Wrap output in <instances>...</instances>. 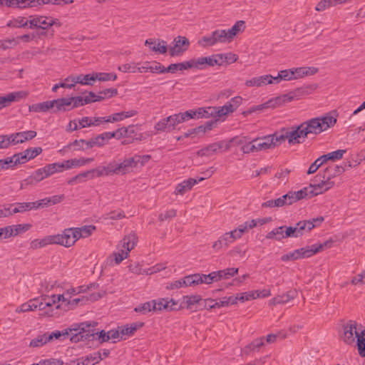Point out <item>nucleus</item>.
Listing matches in <instances>:
<instances>
[{
	"label": "nucleus",
	"instance_id": "412c9836",
	"mask_svg": "<svg viewBox=\"0 0 365 365\" xmlns=\"http://www.w3.org/2000/svg\"><path fill=\"white\" fill-rule=\"evenodd\" d=\"M54 24V21L51 17L39 16L29 21L30 28H39L43 30L48 29Z\"/></svg>",
	"mask_w": 365,
	"mask_h": 365
},
{
	"label": "nucleus",
	"instance_id": "7ed1b4c3",
	"mask_svg": "<svg viewBox=\"0 0 365 365\" xmlns=\"http://www.w3.org/2000/svg\"><path fill=\"white\" fill-rule=\"evenodd\" d=\"M351 167L350 162L343 163L340 165H330L327 167L322 173H319L315 177V182L314 183L316 187L315 194H322L327 191L334 185V182L331 180L336 176L341 175L346 168Z\"/></svg>",
	"mask_w": 365,
	"mask_h": 365
},
{
	"label": "nucleus",
	"instance_id": "e2e57ef3",
	"mask_svg": "<svg viewBox=\"0 0 365 365\" xmlns=\"http://www.w3.org/2000/svg\"><path fill=\"white\" fill-rule=\"evenodd\" d=\"M200 276L201 277V279L202 281V284H210L211 283H212L213 282H217L219 281V278H218V274L217 273V271L216 272H212L208 274H200Z\"/></svg>",
	"mask_w": 365,
	"mask_h": 365
},
{
	"label": "nucleus",
	"instance_id": "8fccbe9b",
	"mask_svg": "<svg viewBox=\"0 0 365 365\" xmlns=\"http://www.w3.org/2000/svg\"><path fill=\"white\" fill-rule=\"evenodd\" d=\"M155 308V300H153L150 302H145L142 304L136 307L134 310L136 312H140L142 314H146L150 312L152 310H154Z\"/></svg>",
	"mask_w": 365,
	"mask_h": 365
},
{
	"label": "nucleus",
	"instance_id": "052dcab7",
	"mask_svg": "<svg viewBox=\"0 0 365 365\" xmlns=\"http://www.w3.org/2000/svg\"><path fill=\"white\" fill-rule=\"evenodd\" d=\"M71 98L73 103V107H74V108L91 103V101L90 100V96H88L85 97L76 96Z\"/></svg>",
	"mask_w": 365,
	"mask_h": 365
},
{
	"label": "nucleus",
	"instance_id": "a18cd8bd",
	"mask_svg": "<svg viewBox=\"0 0 365 365\" xmlns=\"http://www.w3.org/2000/svg\"><path fill=\"white\" fill-rule=\"evenodd\" d=\"M210 107L205 109L204 108H200L197 110H189L190 113L193 114L192 115V118H208L210 115H213V112L211 110H209Z\"/></svg>",
	"mask_w": 365,
	"mask_h": 365
},
{
	"label": "nucleus",
	"instance_id": "603ef678",
	"mask_svg": "<svg viewBox=\"0 0 365 365\" xmlns=\"http://www.w3.org/2000/svg\"><path fill=\"white\" fill-rule=\"evenodd\" d=\"M95 81L98 80L100 81H115L117 75L113 73H93Z\"/></svg>",
	"mask_w": 365,
	"mask_h": 365
},
{
	"label": "nucleus",
	"instance_id": "4c0bfd02",
	"mask_svg": "<svg viewBox=\"0 0 365 365\" xmlns=\"http://www.w3.org/2000/svg\"><path fill=\"white\" fill-rule=\"evenodd\" d=\"M137 114V111L134 110H131L126 112H120L114 113L110 116L108 118H110V123L118 122L123 120L124 118H130Z\"/></svg>",
	"mask_w": 365,
	"mask_h": 365
},
{
	"label": "nucleus",
	"instance_id": "49530a36",
	"mask_svg": "<svg viewBox=\"0 0 365 365\" xmlns=\"http://www.w3.org/2000/svg\"><path fill=\"white\" fill-rule=\"evenodd\" d=\"M333 244V241L331 240H327L323 243L312 245L309 247V250L312 253V256L314 254L323 251L324 249L330 248Z\"/></svg>",
	"mask_w": 365,
	"mask_h": 365
},
{
	"label": "nucleus",
	"instance_id": "338daca9",
	"mask_svg": "<svg viewBox=\"0 0 365 365\" xmlns=\"http://www.w3.org/2000/svg\"><path fill=\"white\" fill-rule=\"evenodd\" d=\"M48 342V339L46 337V334H43L42 335L38 336L36 338L32 339L30 342L29 346L31 347H38L41 346L43 344Z\"/></svg>",
	"mask_w": 365,
	"mask_h": 365
},
{
	"label": "nucleus",
	"instance_id": "c756f323",
	"mask_svg": "<svg viewBox=\"0 0 365 365\" xmlns=\"http://www.w3.org/2000/svg\"><path fill=\"white\" fill-rule=\"evenodd\" d=\"M95 178L93 169L79 173L68 181V184L73 185L86 182L88 179H93Z\"/></svg>",
	"mask_w": 365,
	"mask_h": 365
},
{
	"label": "nucleus",
	"instance_id": "37998d69",
	"mask_svg": "<svg viewBox=\"0 0 365 365\" xmlns=\"http://www.w3.org/2000/svg\"><path fill=\"white\" fill-rule=\"evenodd\" d=\"M52 108V104L50 105V101H44L39 103L33 104L29 106V111L33 112H46Z\"/></svg>",
	"mask_w": 365,
	"mask_h": 365
},
{
	"label": "nucleus",
	"instance_id": "2eb2a0df",
	"mask_svg": "<svg viewBox=\"0 0 365 365\" xmlns=\"http://www.w3.org/2000/svg\"><path fill=\"white\" fill-rule=\"evenodd\" d=\"M293 99V96L286 94L282 96L277 97L275 98H272L264 103L256 106V108L257 111H262L264 109L269 108H274L285 103L291 102Z\"/></svg>",
	"mask_w": 365,
	"mask_h": 365
},
{
	"label": "nucleus",
	"instance_id": "a19ab883",
	"mask_svg": "<svg viewBox=\"0 0 365 365\" xmlns=\"http://www.w3.org/2000/svg\"><path fill=\"white\" fill-rule=\"evenodd\" d=\"M293 71L292 69H286L280 71L278 73L277 76H274V83H279L281 81H292L294 80V76H292Z\"/></svg>",
	"mask_w": 365,
	"mask_h": 365
},
{
	"label": "nucleus",
	"instance_id": "dca6fc26",
	"mask_svg": "<svg viewBox=\"0 0 365 365\" xmlns=\"http://www.w3.org/2000/svg\"><path fill=\"white\" fill-rule=\"evenodd\" d=\"M312 256L309 250V246L302 247L301 249L295 250L292 252L283 255L281 257V260L283 262L294 261L302 258H307Z\"/></svg>",
	"mask_w": 365,
	"mask_h": 365
},
{
	"label": "nucleus",
	"instance_id": "f704fd0d",
	"mask_svg": "<svg viewBox=\"0 0 365 365\" xmlns=\"http://www.w3.org/2000/svg\"><path fill=\"white\" fill-rule=\"evenodd\" d=\"M182 284H185V287H192L202 284V281L200 274H194L182 278Z\"/></svg>",
	"mask_w": 365,
	"mask_h": 365
},
{
	"label": "nucleus",
	"instance_id": "20e7f679",
	"mask_svg": "<svg viewBox=\"0 0 365 365\" xmlns=\"http://www.w3.org/2000/svg\"><path fill=\"white\" fill-rule=\"evenodd\" d=\"M137 242L138 237L134 232H131L123 237L120 242L122 249L118 252L113 254L116 264H120L124 259L128 257L129 252L134 248Z\"/></svg>",
	"mask_w": 365,
	"mask_h": 365
},
{
	"label": "nucleus",
	"instance_id": "4be33fe9",
	"mask_svg": "<svg viewBox=\"0 0 365 365\" xmlns=\"http://www.w3.org/2000/svg\"><path fill=\"white\" fill-rule=\"evenodd\" d=\"M158 43H156V40L154 38H148L145 41V45L148 46L150 49L153 51L159 53H165L168 51L167 43L163 40H158Z\"/></svg>",
	"mask_w": 365,
	"mask_h": 365
},
{
	"label": "nucleus",
	"instance_id": "e433bc0d",
	"mask_svg": "<svg viewBox=\"0 0 365 365\" xmlns=\"http://www.w3.org/2000/svg\"><path fill=\"white\" fill-rule=\"evenodd\" d=\"M75 84L80 83L81 85H91L93 84L95 78L93 77V73L86 75L80 74L76 76H73Z\"/></svg>",
	"mask_w": 365,
	"mask_h": 365
},
{
	"label": "nucleus",
	"instance_id": "69168bd1",
	"mask_svg": "<svg viewBox=\"0 0 365 365\" xmlns=\"http://www.w3.org/2000/svg\"><path fill=\"white\" fill-rule=\"evenodd\" d=\"M326 162L327 160H324L323 155L320 156L309 166L307 174L314 173Z\"/></svg>",
	"mask_w": 365,
	"mask_h": 365
},
{
	"label": "nucleus",
	"instance_id": "9d476101",
	"mask_svg": "<svg viewBox=\"0 0 365 365\" xmlns=\"http://www.w3.org/2000/svg\"><path fill=\"white\" fill-rule=\"evenodd\" d=\"M357 323L355 321L349 320L343 326L344 341L348 344H352L355 339L361 334V331L357 329Z\"/></svg>",
	"mask_w": 365,
	"mask_h": 365
},
{
	"label": "nucleus",
	"instance_id": "1a4fd4ad",
	"mask_svg": "<svg viewBox=\"0 0 365 365\" xmlns=\"http://www.w3.org/2000/svg\"><path fill=\"white\" fill-rule=\"evenodd\" d=\"M42 148L41 147L30 148L23 152L16 153L11 156L14 165L24 164L29 160L34 159L38 155L41 154Z\"/></svg>",
	"mask_w": 365,
	"mask_h": 365
},
{
	"label": "nucleus",
	"instance_id": "6ab92c4d",
	"mask_svg": "<svg viewBox=\"0 0 365 365\" xmlns=\"http://www.w3.org/2000/svg\"><path fill=\"white\" fill-rule=\"evenodd\" d=\"M36 136V132L34 130H27L16 133L10 135L11 143L16 145L23 143L29 140H31Z\"/></svg>",
	"mask_w": 365,
	"mask_h": 365
},
{
	"label": "nucleus",
	"instance_id": "09e8293b",
	"mask_svg": "<svg viewBox=\"0 0 365 365\" xmlns=\"http://www.w3.org/2000/svg\"><path fill=\"white\" fill-rule=\"evenodd\" d=\"M238 268H227L222 270L217 271V273L218 274V278L219 279H228L235 275L237 274L238 273Z\"/></svg>",
	"mask_w": 365,
	"mask_h": 365
},
{
	"label": "nucleus",
	"instance_id": "aec40b11",
	"mask_svg": "<svg viewBox=\"0 0 365 365\" xmlns=\"http://www.w3.org/2000/svg\"><path fill=\"white\" fill-rule=\"evenodd\" d=\"M297 292L296 289H292L287 292L279 294L269 300V305L284 304L292 299H294L297 297Z\"/></svg>",
	"mask_w": 365,
	"mask_h": 365
},
{
	"label": "nucleus",
	"instance_id": "9b49d317",
	"mask_svg": "<svg viewBox=\"0 0 365 365\" xmlns=\"http://www.w3.org/2000/svg\"><path fill=\"white\" fill-rule=\"evenodd\" d=\"M57 245L66 247L73 246L78 240L77 235L74 227L64 230L62 234L56 235Z\"/></svg>",
	"mask_w": 365,
	"mask_h": 365
},
{
	"label": "nucleus",
	"instance_id": "f03ea898",
	"mask_svg": "<svg viewBox=\"0 0 365 365\" xmlns=\"http://www.w3.org/2000/svg\"><path fill=\"white\" fill-rule=\"evenodd\" d=\"M336 119L331 115L314 118L303 122L297 126L300 140L303 142L309 134L317 135L333 127Z\"/></svg>",
	"mask_w": 365,
	"mask_h": 365
},
{
	"label": "nucleus",
	"instance_id": "864d4df0",
	"mask_svg": "<svg viewBox=\"0 0 365 365\" xmlns=\"http://www.w3.org/2000/svg\"><path fill=\"white\" fill-rule=\"evenodd\" d=\"M356 339L359 354L365 357V329L361 330V334Z\"/></svg>",
	"mask_w": 365,
	"mask_h": 365
},
{
	"label": "nucleus",
	"instance_id": "39448f33",
	"mask_svg": "<svg viewBox=\"0 0 365 365\" xmlns=\"http://www.w3.org/2000/svg\"><path fill=\"white\" fill-rule=\"evenodd\" d=\"M61 4L62 0H0V6L24 9L47 4Z\"/></svg>",
	"mask_w": 365,
	"mask_h": 365
},
{
	"label": "nucleus",
	"instance_id": "680f3d73",
	"mask_svg": "<svg viewBox=\"0 0 365 365\" xmlns=\"http://www.w3.org/2000/svg\"><path fill=\"white\" fill-rule=\"evenodd\" d=\"M90 323L94 324V327L92 329V330L93 331V335L91 336L90 339L91 337L94 338L95 336L96 335L97 336V339L99 341L100 344H103L104 342H106V341H109V335H108L107 331H106L104 330H101L100 332H95L94 331V328L96 326L97 323H96V322H90Z\"/></svg>",
	"mask_w": 365,
	"mask_h": 365
},
{
	"label": "nucleus",
	"instance_id": "6e6d98bb",
	"mask_svg": "<svg viewBox=\"0 0 365 365\" xmlns=\"http://www.w3.org/2000/svg\"><path fill=\"white\" fill-rule=\"evenodd\" d=\"M63 167V165H60V163H54L46 165L43 168L45 169L47 177H49L57 172H61Z\"/></svg>",
	"mask_w": 365,
	"mask_h": 365
},
{
	"label": "nucleus",
	"instance_id": "a878e982",
	"mask_svg": "<svg viewBox=\"0 0 365 365\" xmlns=\"http://www.w3.org/2000/svg\"><path fill=\"white\" fill-rule=\"evenodd\" d=\"M109 133L108 132L103 133L100 135H96L89 140V143H87L88 147L91 148L94 146L102 147L107 144L108 140L110 139Z\"/></svg>",
	"mask_w": 365,
	"mask_h": 365
},
{
	"label": "nucleus",
	"instance_id": "c85d7f7f",
	"mask_svg": "<svg viewBox=\"0 0 365 365\" xmlns=\"http://www.w3.org/2000/svg\"><path fill=\"white\" fill-rule=\"evenodd\" d=\"M264 337L257 338L253 340L250 344H247L243 349L245 354H250L252 352L259 351V349L264 345Z\"/></svg>",
	"mask_w": 365,
	"mask_h": 365
},
{
	"label": "nucleus",
	"instance_id": "13d9d810",
	"mask_svg": "<svg viewBox=\"0 0 365 365\" xmlns=\"http://www.w3.org/2000/svg\"><path fill=\"white\" fill-rule=\"evenodd\" d=\"M346 153V150H337L326 155H323L324 160H340L343 158L344 154Z\"/></svg>",
	"mask_w": 365,
	"mask_h": 365
},
{
	"label": "nucleus",
	"instance_id": "f8f14e48",
	"mask_svg": "<svg viewBox=\"0 0 365 365\" xmlns=\"http://www.w3.org/2000/svg\"><path fill=\"white\" fill-rule=\"evenodd\" d=\"M174 46L170 47L169 53L171 56H178L182 55L185 51L188 49L190 46L189 40L185 37L178 36L174 38Z\"/></svg>",
	"mask_w": 365,
	"mask_h": 365
},
{
	"label": "nucleus",
	"instance_id": "6e6552de",
	"mask_svg": "<svg viewBox=\"0 0 365 365\" xmlns=\"http://www.w3.org/2000/svg\"><path fill=\"white\" fill-rule=\"evenodd\" d=\"M316 187L314 184H310L309 187H304L297 192H289L283 195V198L287 201L286 205H292L297 201L305 197H312L319 194H315Z\"/></svg>",
	"mask_w": 365,
	"mask_h": 365
},
{
	"label": "nucleus",
	"instance_id": "5701e85b",
	"mask_svg": "<svg viewBox=\"0 0 365 365\" xmlns=\"http://www.w3.org/2000/svg\"><path fill=\"white\" fill-rule=\"evenodd\" d=\"M254 140L256 142V146L258 151L274 148L273 137H271V135H264L261 138H256Z\"/></svg>",
	"mask_w": 365,
	"mask_h": 365
},
{
	"label": "nucleus",
	"instance_id": "c03bdc74",
	"mask_svg": "<svg viewBox=\"0 0 365 365\" xmlns=\"http://www.w3.org/2000/svg\"><path fill=\"white\" fill-rule=\"evenodd\" d=\"M192 65H190L188 61L178 63H172L168 67L166 68V73H174L177 71H183L188 68H191Z\"/></svg>",
	"mask_w": 365,
	"mask_h": 365
},
{
	"label": "nucleus",
	"instance_id": "b1692460",
	"mask_svg": "<svg viewBox=\"0 0 365 365\" xmlns=\"http://www.w3.org/2000/svg\"><path fill=\"white\" fill-rule=\"evenodd\" d=\"M29 93L26 91H21L17 92L10 93L5 96L0 97L1 101L3 103L4 106H8L11 103L18 101L22 98H25L28 96Z\"/></svg>",
	"mask_w": 365,
	"mask_h": 365
},
{
	"label": "nucleus",
	"instance_id": "79ce46f5",
	"mask_svg": "<svg viewBox=\"0 0 365 365\" xmlns=\"http://www.w3.org/2000/svg\"><path fill=\"white\" fill-rule=\"evenodd\" d=\"M83 358L86 365L97 364L103 359V357L101 356V351L94 352L93 354L83 356Z\"/></svg>",
	"mask_w": 365,
	"mask_h": 365
},
{
	"label": "nucleus",
	"instance_id": "f3484780",
	"mask_svg": "<svg viewBox=\"0 0 365 365\" xmlns=\"http://www.w3.org/2000/svg\"><path fill=\"white\" fill-rule=\"evenodd\" d=\"M42 299L43 304V313L42 315H47L48 317L56 315L58 313L55 311H57L60 308V305L56 304L58 302L56 301V299L53 298V295L51 297H45L42 298Z\"/></svg>",
	"mask_w": 365,
	"mask_h": 365
},
{
	"label": "nucleus",
	"instance_id": "3c124183",
	"mask_svg": "<svg viewBox=\"0 0 365 365\" xmlns=\"http://www.w3.org/2000/svg\"><path fill=\"white\" fill-rule=\"evenodd\" d=\"M89 143V140H85L83 139L75 140L74 141H73L72 143L68 144L66 146V148H71L72 146H74L75 150H86L88 149L91 148V147H88V145H87V143Z\"/></svg>",
	"mask_w": 365,
	"mask_h": 365
},
{
	"label": "nucleus",
	"instance_id": "c9c22d12",
	"mask_svg": "<svg viewBox=\"0 0 365 365\" xmlns=\"http://www.w3.org/2000/svg\"><path fill=\"white\" fill-rule=\"evenodd\" d=\"M74 228L76 230L78 240L89 237L96 230V227L93 225H86L81 227Z\"/></svg>",
	"mask_w": 365,
	"mask_h": 365
},
{
	"label": "nucleus",
	"instance_id": "f257e3e1",
	"mask_svg": "<svg viewBox=\"0 0 365 365\" xmlns=\"http://www.w3.org/2000/svg\"><path fill=\"white\" fill-rule=\"evenodd\" d=\"M94 324L88 323V322H81L79 324H73L69 328L60 331H55L51 333H46L48 342L53 339H58L61 336H66L72 334L70 340L72 342L77 343L81 341L90 340V336L93 335L92 329Z\"/></svg>",
	"mask_w": 365,
	"mask_h": 365
},
{
	"label": "nucleus",
	"instance_id": "0eeeda50",
	"mask_svg": "<svg viewBox=\"0 0 365 365\" xmlns=\"http://www.w3.org/2000/svg\"><path fill=\"white\" fill-rule=\"evenodd\" d=\"M282 132L284 133L279 135L277 133L271 135V137H273V143H274V148L279 145L282 141L286 139L288 140V143L289 144H299L302 143V141L299 138V135L298 133L297 126H293L290 130L288 129H282Z\"/></svg>",
	"mask_w": 365,
	"mask_h": 365
},
{
	"label": "nucleus",
	"instance_id": "5fc2aeb1",
	"mask_svg": "<svg viewBox=\"0 0 365 365\" xmlns=\"http://www.w3.org/2000/svg\"><path fill=\"white\" fill-rule=\"evenodd\" d=\"M154 128L158 132H170L173 130L170 121H167V118L158 122Z\"/></svg>",
	"mask_w": 365,
	"mask_h": 365
},
{
	"label": "nucleus",
	"instance_id": "2f4dec72",
	"mask_svg": "<svg viewBox=\"0 0 365 365\" xmlns=\"http://www.w3.org/2000/svg\"><path fill=\"white\" fill-rule=\"evenodd\" d=\"M175 305L177 304L173 299L168 301L165 299H160L158 301H155V308L154 310H175L176 309Z\"/></svg>",
	"mask_w": 365,
	"mask_h": 365
},
{
	"label": "nucleus",
	"instance_id": "72a5a7b5",
	"mask_svg": "<svg viewBox=\"0 0 365 365\" xmlns=\"http://www.w3.org/2000/svg\"><path fill=\"white\" fill-rule=\"evenodd\" d=\"M185 302L186 304V307L188 309L192 311H197V309H193V306L198 304L200 307L201 306V302L202 299L200 295H191V296H185L184 297Z\"/></svg>",
	"mask_w": 365,
	"mask_h": 365
},
{
	"label": "nucleus",
	"instance_id": "a211bd4d",
	"mask_svg": "<svg viewBox=\"0 0 365 365\" xmlns=\"http://www.w3.org/2000/svg\"><path fill=\"white\" fill-rule=\"evenodd\" d=\"M96 177L108 176L113 174H119L117 168V162H110L106 166H98L93 169Z\"/></svg>",
	"mask_w": 365,
	"mask_h": 365
},
{
	"label": "nucleus",
	"instance_id": "0e129e2a",
	"mask_svg": "<svg viewBox=\"0 0 365 365\" xmlns=\"http://www.w3.org/2000/svg\"><path fill=\"white\" fill-rule=\"evenodd\" d=\"M126 135L125 138L133 140H141L142 134L137 133L135 125H129L126 127Z\"/></svg>",
	"mask_w": 365,
	"mask_h": 365
},
{
	"label": "nucleus",
	"instance_id": "774afa93",
	"mask_svg": "<svg viewBox=\"0 0 365 365\" xmlns=\"http://www.w3.org/2000/svg\"><path fill=\"white\" fill-rule=\"evenodd\" d=\"M217 123V121L211 120L205 123L204 125H200L197 128L193 129L194 133H205L207 130H210L214 125H215Z\"/></svg>",
	"mask_w": 365,
	"mask_h": 365
},
{
	"label": "nucleus",
	"instance_id": "ddd939ff",
	"mask_svg": "<svg viewBox=\"0 0 365 365\" xmlns=\"http://www.w3.org/2000/svg\"><path fill=\"white\" fill-rule=\"evenodd\" d=\"M230 143H225L224 141H219L217 143H212L207 147L200 149L197 152L198 156H210L215 153H217L219 150H222L227 151L230 150Z\"/></svg>",
	"mask_w": 365,
	"mask_h": 365
},
{
	"label": "nucleus",
	"instance_id": "bf43d9fd",
	"mask_svg": "<svg viewBox=\"0 0 365 365\" xmlns=\"http://www.w3.org/2000/svg\"><path fill=\"white\" fill-rule=\"evenodd\" d=\"M29 22V21L26 19V18L19 16L16 19H13L12 21H10L7 24V26L14 28H21L26 26Z\"/></svg>",
	"mask_w": 365,
	"mask_h": 365
},
{
	"label": "nucleus",
	"instance_id": "393cba45",
	"mask_svg": "<svg viewBox=\"0 0 365 365\" xmlns=\"http://www.w3.org/2000/svg\"><path fill=\"white\" fill-rule=\"evenodd\" d=\"M137 166L135 157L125 159L122 163H117V168L119 174L123 175L129 173L133 168Z\"/></svg>",
	"mask_w": 365,
	"mask_h": 365
},
{
	"label": "nucleus",
	"instance_id": "ea45409f",
	"mask_svg": "<svg viewBox=\"0 0 365 365\" xmlns=\"http://www.w3.org/2000/svg\"><path fill=\"white\" fill-rule=\"evenodd\" d=\"M284 228L285 226H280L275 229H273L271 232H268L266 235L267 239H275L277 241H280L284 239Z\"/></svg>",
	"mask_w": 365,
	"mask_h": 365
},
{
	"label": "nucleus",
	"instance_id": "4468645a",
	"mask_svg": "<svg viewBox=\"0 0 365 365\" xmlns=\"http://www.w3.org/2000/svg\"><path fill=\"white\" fill-rule=\"evenodd\" d=\"M324 221L323 217L312 218L309 220H302L296 224L298 236L301 237L305 233L309 232L316 226L320 225Z\"/></svg>",
	"mask_w": 365,
	"mask_h": 365
},
{
	"label": "nucleus",
	"instance_id": "58836bf2",
	"mask_svg": "<svg viewBox=\"0 0 365 365\" xmlns=\"http://www.w3.org/2000/svg\"><path fill=\"white\" fill-rule=\"evenodd\" d=\"M345 2L346 0H322L317 4L316 10L322 11L329 6H336Z\"/></svg>",
	"mask_w": 365,
	"mask_h": 365
},
{
	"label": "nucleus",
	"instance_id": "7c9ffc66",
	"mask_svg": "<svg viewBox=\"0 0 365 365\" xmlns=\"http://www.w3.org/2000/svg\"><path fill=\"white\" fill-rule=\"evenodd\" d=\"M233 242L232 238L227 232L222 235L216 242H214L212 248L218 251L223 247L227 248L230 243Z\"/></svg>",
	"mask_w": 365,
	"mask_h": 365
},
{
	"label": "nucleus",
	"instance_id": "de8ad7c7",
	"mask_svg": "<svg viewBox=\"0 0 365 365\" xmlns=\"http://www.w3.org/2000/svg\"><path fill=\"white\" fill-rule=\"evenodd\" d=\"M15 206L14 209L11 208V215L18 212H23L26 210H31L34 209V205L32 202H19L16 204H12Z\"/></svg>",
	"mask_w": 365,
	"mask_h": 365
},
{
	"label": "nucleus",
	"instance_id": "cd10ccee",
	"mask_svg": "<svg viewBox=\"0 0 365 365\" xmlns=\"http://www.w3.org/2000/svg\"><path fill=\"white\" fill-rule=\"evenodd\" d=\"M197 183V180L193 178H189L184 180L176 186L175 193L176 195H183L187 191L191 190V188Z\"/></svg>",
	"mask_w": 365,
	"mask_h": 365
},
{
	"label": "nucleus",
	"instance_id": "4d7b16f0",
	"mask_svg": "<svg viewBox=\"0 0 365 365\" xmlns=\"http://www.w3.org/2000/svg\"><path fill=\"white\" fill-rule=\"evenodd\" d=\"M206 58L205 65L214 66L215 65L221 66L223 63V54L213 55Z\"/></svg>",
	"mask_w": 365,
	"mask_h": 365
},
{
	"label": "nucleus",
	"instance_id": "423d86ee",
	"mask_svg": "<svg viewBox=\"0 0 365 365\" xmlns=\"http://www.w3.org/2000/svg\"><path fill=\"white\" fill-rule=\"evenodd\" d=\"M231 42L225 29H217L209 36H202L198 44L202 47L212 46L217 43Z\"/></svg>",
	"mask_w": 365,
	"mask_h": 365
},
{
	"label": "nucleus",
	"instance_id": "473e14b6",
	"mask_svg": "<svg viewBox=\"0 0 365 365\" xmlns=\"http://www.w3.org/2000/svg\"><path fill=\"white\" fill-rule=\"evenodd\" d=\"M245 29V23L244 21H237L231 29L226 30L228 37L232 41L234 37L237 35L239 33L244 31Z\"/></svg>",
	"mask_w": 365,
	"mask_h": 365
},
{
	"label": "nucleus",
	"instance_id": "bb28decb",
	"mask_svg": "<svg viewBox=\"0 0 365 365\" xmlns=\"http://www.w3.org/2000/svg\"><path fill=\"white\" fill-rule=\"evenodd\" d=\"M293 71L292 75L294 79H298L304 76H311L315 74L318 71V68L314 67H299L292 68Z\"/></svg>",
	"mask_w": 365,
	"mask_h": 365
}]
</instances>
